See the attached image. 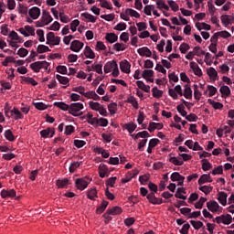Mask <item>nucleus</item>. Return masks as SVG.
<instances>
[{
  "label": "nucleus",
  "mask_w": 234,
  "mask_h": 234,
  "mask_svg": "<svg viewBox=\"0 0 234 234\" xmlns=\"http://www.w3.org/2000/svg\"><path fill=\"white\" fill-rule=\"evenodd\" d=\"M82 109H83V103L74 102L69 105V113L71 114V116H75V117L81 116V114H83V112H80V111H82ZM78 112H80V113H78Z\"/></svg>",
  "instance_id": "obj_1"
},
{
  "label": "nucleus",
  "mask_w": 234,
  "mask_h": 234,
  "mask_svg": "<svg viewBox=\"0 0 234 234\" xmlns=\"http://www.w3.org/2000/svg\"><path fill=\"white\" fill-rule=\"evenodd\" d=\"M50 63L44 61H36L29 65L30 69L34 70V72H39L40 69H44L45 70H48V67Z\"/></svg>",
  "instance_id": "obj_2"
},
{
  "label": "nucleus",
  "mask_w": 234,
  "mask_h": 234,
  "mask_svg": "<svg viewBox=\"0 0 234 234\" xmlns=\"http://www.w3.org/2000/svg\"><path fill=\"white\" fill-rule=\"evenodd\" d=\"M75 186L79 191H85L89 187V181H86L85 178H77L75 180Z\"/></svg>",
  "instance_id": "obj_3"
},
{
  "label": "nucleus",
  "mask_w": 234,
  "mask_h": 234,
  "mask_svg": "<svg viewBox=\"0 0 234 234\" xmlns=\"http://www.w3.org/2000/svg\"><path fill=\"white\" fill-rule=\"evenodd\" d=\"M84 46L85 44H83V42L80 40H73L70 44L69 50L72 52H80Z\"/></svg>",
  "instance_id": "obj_4"
},
{
  "label": "nucleus",
  "mask_w": 234,
  "mask_h": 234,
  "mask_svg": "<svg viewBox=\"0 0 234 234\" xmlns=\"http://www.w3.org/2000/svg\"><path fill=\"white\" fill-rule=\"evenodd\" d=\"M55 134H56V131L52 128H47L40 131L41 138H54Z\"/></svg>",
  "instance_id": "obj_5"
},
{
  "label": "nucleus",
  "mask_w": 234,
  "mask_h": 234,
  "mask_svg": "<svg viewBox=\"0 0 234 234\" xmlns=\"http://www.w3.org/2000/svg\"><path fill=\"white\" fill-rule=\"evenodd\" d=\"M120 69L124 74H131V63L127 59L120 62Z\"/></svg>",
  "instance_id": "obj_6"
},
{
  "label": "nucleus",
  "mask_w": 234,
  "mask_h": 234,
  "mask_svg": "<svg viewBox=\"0 0 234 234\" xmlns=\"http://www.w3.org/2000/svg\"><path fill=\"white\" fill-rule=\"evenodd\" d=\"M41 21L45 25H50V23H52V21H54V18H52V16H50V13L48 11L43 10Z\"/></svg>",
  "instance_id": "obj_7"
},
{
  "label": "nucleus",
  "mask_w": 234,
  "mask_h": 234,
  "mask_svg": "<svg viewBox=\"0 0 234 234\" xmlns=\"http://www.w3.org/2000/svg\"><path fill=\"white\" fill-rule=\"evenodd\" d=\"M28 14L32 19H38L41 16V9L37 6H34L29 9Z\"/></svg>",
  "instance_id": "obj_8"
},
{
  "label": "nucleus",
  "mask_w": 234,
  "mask_h": 234,
  "mask_svg": "<svg viewBox=\"0 0 234 234\" xmlns=\"http://www.w3.org/2000/svg\"><path fill=\"white\" fill-rule=\"evenodd\" d=\"M16 192L15 189H3L1 191V197L2 198H14L16 197Z\"/></svg>",
  "instance_id": "obj_9"
},
{
  "label": "nucleus",
  "mask_w": 234,
  "mask_h": 234,
  "mask_svg": "<svg viewBox=\"0 0 234 234\" xmlns=\"http://www.w3.org/2000/svg\"><path fill=\"white\" fill-rule=\"evenodd\" d=\"M207 207L212 213H217V211H218V207H220V205H218L217 201H209L207 203Z\"/></svg>",
  "instance_id": "obj_10"
},
{
  "label": "nucleus",
  "mask_w": 234,
  "mask_h": 234,
  "mask_svg": "<svg viewBox=\"0 0 234 234\" xmlns=\"http://www.w3.org/2000/svg\"><path fill=\"white\" fill-rule=\"evenodd\" d=\"M137 53L139 56H145L146 58H151V56H153V52L147 47L138 48Z\"/></svg>",
  "instance_id": "obj_11"
},
{
  "label": "nucleus",
  "mask_w": 234,
  "mask_h": 234,
  "mask_svg": "<svg viewBox=\"0 0 234 234\" xmlns=\"http://www.w3.org/2000/svg\"><path fill=\"white\" fill-rule=\"evenodd\" d=\"M86 196L90 200H96V198H98V190H96V188L88 189Z\"/></svg>",
  "instance_id": "obj_12"
},
{
  "label": "nucleus",
  "mask_w": 234,
  "mask_h": 234,
  "mask_svg": "<svg viewBox=\"0 0 234 234\" xmlns=\"http://www.w3.org/2000/svg\"><path fill=\"white\" fill-rule=\"evenodd\" d=\"M109 175V168H107L106 165H100L99 166V176L101 178H105Z\"/></svg>",
  "instance_id": "obj_13"
},
{
  "label": "nucleus",
  "mask_w": 234,
  "mask_h": 234,
  "mask_svg": "<svg viewBox=\"0 0 234 234\" xmlns=\"http://www.w3.org/2000/svg\"><path fill=\"white\" fill-rule=\"evenodd\" d=\"M197 182L199 186H202L207 182H209V183L213 182V179H211V176L209 174H204L199 177Z\"/></svg>",
  "instance_id": "obj_14"
},
{
  "label": "nucleus",
  "mask_w": 234,
  "mask_h": 234,
  "mask_svg": "<svg viewBox=\"0 0 234 234\" xmlns=\"http://www.w3.org/2000/svg\"><path fill=\"white\" fill-rule=\"evenodd\" d=\"M218 200L221 206H226L228 204V194L226 192H219Z\"/></svg>",
  "instance_id": "obj_15"
},
{
  "label": "nucleus",
  "mask_w": 234,
  "mask_h": 234,
  "mask_svg": "<svg viewBox=\"0 0 234 234\" xmlns=\"http://www.w3.org/2000/svg\"><path fill=\"white\" fill-rule=\"evenodd\" d=\"M84 56L89 59H94L96 58V55L94 54V51L90 48V47L86 46L84 49Z\"/></svg>",
  "instance_id": "obj_16"
},
{
  "label": "nucleus",
  "mask_w": 234,
  "mask_h": 234,
  "mask_svg": "<svg viewBox=\"0 0 234 234\" xmlns=\"http://www.w3.org/2000/svg\"><path fill=\"white\" fill-rule=\"evenodd\" d=\"M85 98H88L89 100H94L95 101H100L101 99L99 95L96 94V91L94 90L86 92Z\"/></svg>",
  "instance_id": "obj_17"
},
{
  "label": "nucleus",
  "mask_w": 234,
  "mask_h": 234,
  "mask_svg": "<svg viewBox=\"0 0 234 234\" xmlns=\"http://www.w3.org/2000/svg\"><path fill=\"white\" fill-rule=\"evenodd\" d=\"M183 96L186 100H191V98H193V90H191V87H189V85H187V84L185 85Z\"/></svg>",
  "instance_id": "obj_18"
},
{
  "label": "nucleus",
  "mask_w": 234,
  "mask_h": 234,
  "mask_svg": "<svg viewBox=\"0 0 234 234\" xmlns=\"http://www.w3.org/2000/svg\"><path fill=\"white\" fill-rule=\"evenodd\" d=\"M118 63L115 62V60H112V61H109L107 62L105 65H104V72L105 74H109V72H111L113 68L115 67L114 65H117Z\"/></svg>",
  "instance_id": "obj_19"
},
{
  "label": "nucleus",
  "mask_w": 234,
  "mask_h": 234,
  "mask_svg": "<svg viewBox=\"0 0 234 234\" xmlns=\"http://www.w3.org/2000/svg\"><path fill=\"white\" fill-rule=\"evenodd\" d=\"M219 92L221 93L222 98H228V96L231 94V90L228 86L223 85L220 87Z\"/></svg>",
  "instance_id": "obj_20"
},
{
  "label": "nucleus",
  "mask_w": 234,
  "mask_h": 234,
  "mask_svg": "<svg viewBox=\"0 0 234 234\" xmlns=\"http://www.w3.org/2000/svg\"><path fill=\"white\" fill-rule=\"evenodd\" d=\"M11 116H14V120H23V113L16 107L13 108Z\"/></svg>",
  "instance_id": "obj_21"
},
{
  "label": "nucleus",
  "mask_w": 234,
  "mask_h": 234,
  "mask_svg": "<svg viewBox=\"0 0 234 234\" xmlns=\"http://www.w3.org/2000/svg\"><path fill=\"white\" fill-rule=\"evenodd\" d=\"M105 39L106 41H108V43H116V41H118V37L116 34L114 33H107L105 36Z\"/></svg>",
  "instance_id": "obj_22"
},
{
  "label": "nucleus",
  "mask_w": 234,
  "mask_h": 234,
  "mask_svg": "<svg viewBox=\"0 0 234 234\" xmlns=\"http://www.w3.org/2000/svg\"><path fill=\"white\" fill-rule=\"evenodd\" d=\"M136 85L139 89H141L142 90H144V92H151V86L149 85H145V83H144V81L142 80H137L136 81Z\"/></svg>",
  "instance_id": "obj_23"
},
{
  "label": "nucleus",
  "mask_w": 234,
  "mask_h": 234,
  "mask_svg": "<svg viewBox=\"0 0 234 234\" xmlns=\"http://www.w3.org/2000/svg\"><path fill=\"white\" fill-rule=\"evenodd\" d=\"M57 186L58 187V189H63L65 187H67V186H69V178H64V179H58L56 182Z\"/></svg>",
  "instance_id": "obj_24"
},
{
  "label": "nucleus",
  "mask_w": 234,
  "mask_h": 234,
  "mask_svg": "<svg viewBox=\"0 0 234 234\" xmlns=\"http://www.w3.org/2000/svg\"><path fill=\"white\" fill-rule=\"evenodd\" d=\"M108 206H109V201L102 200L101 206H99L97 207L96 213H98V215H101V213H103V211H105V209H107Z\"/></svg>",
  "instance_id": "obj_25"
},
{
  "label": "nucleus",
  "mask_w": 234,
  "mask_h": 234,
  "mask_svg": "<svg viewBox=\"0 0 234 234\" xmlns=\"http://www.w3.org/2000/svg\"><path fill=\"white\" fill-rule=\"evenodd\" d=\"M207 103H209V105H212L213 109H216V110L224 109V104H222L221 102H217V101H213L212 99H208Z\"/></svg>",
  "instance_id": "obj_26"
},
{
  "label": "nucleus",
  "mask_w": 234,
  "mask_h": 234,
  "mask_svg": "<svg viewBox=\"0 0 234 234\" xmlns=\"http://www.w3.org/2000/svg\"><path fill=\"white\" fill-rule=\"evenodd\" d=\"M53 105H54V107H58L61 111H69V112L70 105H69L63 101L54 102Z\"/></svg>",
  "instance_id": "obj_27"
},
{
  "label": "nucleus",
  "mask_w": 234,
  "mask_h": 234,
  "mask_svg": "<svg viewBox=\"0 0 234 234\" xmlns=\"http://www.w3.org/2000/svg\"><path fill=\"white\" fill-rule=\"evenodd\" d=\"M207 74L212 80H217V78H218V72H217V69H215V68H213V67L207 69Z\"/></svg>",
  "instance_id": "obj_28"
},
{
  "label": "nucleus",
  "mask_w": 234,
  "mask_h": 234,
  "mask_svg": "<svg viewBox=\"0 0 234 234\" xmlns=\"http://www.w3.org/2000/svg\"><path fill=\"white\" fill-rule=\"evenodd\" d=\"M196 28H197V30H211V26L209 24L207 23H196Z\"/></svg>",
  "instance_id": "obj_29"
},
{
  "label": "nucleus",
  "mask_w": 234,
  "mask_h": 234,
  "mask_svg": "<svg viewBox=\"0 0 234 234\" xmlns=\"http://www.w3.org/2000/svg\"><path fill=\"white\" fill-rule=\"evenodd\" d=\"M122 209L120 207H113L107 209L108 215H121Z\"/></svg>",
  "instance_id": "obj_30"
},
{
  "label": "nucleus",
  "mask_w": 234,
  "mask_h": 234,
  "mask_svg": "<svg viewBox=\"0 0 234 234\" xmlns=\"http://www.w3.org/2000/svg\"><path fill=\"white\" fill-rule=\"evenodd\" d=\"M125 14H126V16H131V17H135L136 19H139V17H140V13H138L134 9L127 8L125 10Z\"/></svg>",
  "instance_id": "obj_31"
},
{
  "label": "nucleus",
  "mask_w": 234,
  "mask_h": 234,
  "mask_svg": "<svg viewBox=\"0 0 234 234\" xmlns=\"http://www.w3.org/2000/svg\"><path fill=\"white\" fill-rule=\"evenodd\" d=\"M221 217H222V224H225V226H229V224H231V222L233 221V218L229 214L221 215Z\"/></svg>",
  "instance_id": "obj_32"
},
{
  "label": "nucleus",
  "mask_w": 234,
  "mask_h": 234,
  "mask_svg": "<svg viewBox=\"0 0 234 234\" xmlns=\"http://www.w3.org/2000/svg\"><path fill=\"white\" fill-rule=\"evenodd\" d=\"M194 98L197 100V101H200V98H202V92L198 90V85L194 84Z\"/></svg>",
  "instance_id": "obj_33"
},
{
  "label": "nucleus",
  "mask_w": 234,
  "mask_h": 234,
  "mask_svg": "<svg viewBox=\"0 0 234 234\" xmlns=\"http://www.w3.org/2000/svg\"><path fill=\"white\" fill-rule=\"evenodd\" d=\"M201 162L203 171H209V169L213 168V165L207 159H203Z\"/></svg>",
  "instance_id": "obj_34"
},
{
  "label": "nucleus",
  "mask_w": 234,
  "mask_h": 234,
  "mask_svg": "<svg viewBox=\"0 0 234 234\" xmlns=\"http://www.w3.org/2000/svg\"><path fill=\"white\" fill-rule=\"evenodd\" d=\"M51 49L48 46L45 45H38L37 48V52L38 54H45V52H50Z\"/></svg>",
  "instance_id": "obj_35"
},
{
  "label": "nucleus",
  "mask_w": 234,
  "mask_h": 234,
  "mask_svg": "<svg viewBox=\"0 0 234 234\" xmlns=\"http://www.w3.org/2000/svg\"><path fill=\"white\" fill-rule=\"evenodd\" d=\"M81 17H85V19H88L90 23H96V20L98 19L96 16L90 15V13H82Z\"/></svg>",
  "instance_id": "obj_36"
},
{
  "label": "nucleus",
  "mask_w": 234,
  "mask_h": 234,
  "mask_svg": "<svg viewBox=\"0 0 234 234\" xmlns=\"http://www.w3.org/2000/svg\"><path fill=\"white\" fill-rule=\"evenodd\" d=\"M108 111L110 114H116V111H118V104L116 102H112L108 105Z\"/></svg>",
  "instance_id": "obj_37"
},
{
  "label": "nucleus",
  "mask_w": 234,
  "mask_h": 234,
  "mask_svg": "<svg viewBox=\"0 0 234 234\" xmlns=\"http://www.w3.org/2000/svg\"><path fill=\"white\" fill-rule=\"evenodd\" d=\"M124 129H127L128 133H130V134H133V133L136 131V124L133 122H128L124 124Z\"/></svg>",
  "instance_id": "obj_38"
},
{
  "label": "nucleus",
  "mask_w": 234,
  "mask_h": 234,
  "mask_svg": "<svg viewBox=\"0 0 234 234\" xmlns=\"http://www.w3.org/2000/svg\"><path fill=\"white\" fill-rule=\"evenodd\" d=\"M21 80L25 83H27L29 85H33V87H36V85H37V81H36L35 80H33L30 77H21Z\"/></svg>",
  "instance_id": "obj_39"
},
{
  "label": "nucleus",
  "mask_w": 234,
  "mask_h": 234,
  "mask_svg": "<svg viewBox=\"0 0 234 234\" xmlns=\"http://www.w3.org/2000/svg\"><path fill=\"white\" fill-rule=\"evenodd\" d=\"M154 98H162L164 96V91L162 90H158L157 87H154L152 89Z\"/></svg>",
  "instance_id": "obj_40"
},
{
  "label": "nucleus",
  "mask_w": 234,
  "mask_h": 234,
  "mask_svg": "<svg viewBox=\"0 0 234 234\" xmlns=\"http://www.w3.org/2000/svg\"><path fill=\"white\" fill-rule=\"evenodd\" d=\"M153 76H154V71L152 69H144L142 74V78H144V80L153 78Z\"/></svg>",
  "instance_id": "obj_41"
},
{
  "label": "nucleus",
  "mask_w": 234,
  "mask_h": 234,
  "mask_svg": "<svg viewBox=\"0 0 234 234\" xmlns=\"http://www.w3.org/2000/svg\"><path fill=\"white\" fill-rule=\"evenodd\" d=\"M113 48L116 52H122L127 48V46L123 43H116L113 45Z\"/></svg>",
  "instance_id": "obj_42"
},
{
  "label": "nucleus",
  "mask_w": 234,
  "mask_h": 234,
  "mask_svg": "<svg viewBox=\"0 0 234 234\" xmlns=\"http://www.w3.org/2000/svg\"><path fill=\"white\" fill-rule=\"evenodd\" d=\"M221 23L223 26L228 27L229 25H231V22L229 20V15H223L220 16Z\"/></svg>",
  "instance_id": "obj_43"
},
{
  "label": "nucleus",
  "mask_w": 234,
  "mask_h": 234,
  "mask_svg": "<svg viewBox=\"0 0 234 234\" xmlns=\"http://www.w3.org/2000/svg\"><path fill=\"white\" fill-rule=\"evenodd\" d=\"M206 202H207V198L206 197H200L198 202H197L195 204V207L196 209H202L204 204H206Z\"/></svg>",
  "instance_id": "obj_44"
},
{
  "label": "nucleus",
  "mask_w": 234,
  "mask_h": 234,
  "mask_svg": "<svg viewBox=\"0 0 234 234\" xmlns=\"http://www.w3.org/2000/svg\"><path fill=\"white\" fill-rule=\"evenodd\" d=\"M199 191H202V193L206 195H209L211 191H213V186H202L198 187Z\"/></svg>",
  "instance_id": "obj_45"
},
{
  "label": "nucleus",
  "mask_w": 234,
  "mask_h": 234,
  "mask_svg": "<svg viewBox=\"0 0 234 234\" xmlns=\"http://www.w3.org/2000/svg\"><path fill=\"white\" fill-rule=\"evenodd\" d=\"M127 103H131L133 105V109H138V101H136V98L134 96H131L126 100Z\"/></svg>",
  "instance_id": "obj_46"
},
{
  "label": "nucleus",
  "mask_w": 234,
  "mask_h": 234,
  "mask_svg": "<svg viewBox=\"0 0 234 234\" xmlns=\"http://www.w3.org/2000/svg\"><path fill=\"white\" fill-rule=\"evenodd\" d=\"M56 35L54 32H48L47 34V42L46 45H49V47H52V40L55 39Z\"/></svg>",
  "instance_id": "obj_47"
},
{
  "label": "nucleus",
  "mask_w": 234,
  "mask_h": 234,
  "mask_svg": "<svg viewBox=\"0 0 234 234\" xmlns=\"http://www.w3.org/2000/svg\"><path fill=\"white\" fill-rule=\"evenodd\" d=\"M91 69L97 72V74H103V65L101 64H92Z\"/></svg>",
  "instance_id": "obj_48"
},
{
  "label": "nucleus",
  "mask_w": 234,
  "mask_h": 234,
  "mask_svg": "<svg viewBox=\"0 0 234 234\" xmlns=\"http://www.w3.org/2000/svg\"><path fill=\"white\" fill-rule=\"evenodd\" d=\"M177 112L181 116L185 117L187 116V112H186V106L184 104H179L176 106Z\"/></svg>",
  "instance_id": "obj_49"
},
{
  "label": "nucleus",
  "mask_w": 234,
  "mask_h": 234,
  "mask_svg": "<svg viewBox=\"0 0 234 234\" xmlns=\"http://www.w3.org/2000/svg\"><path fill=\"white\" fill-rule=\"evenodd\" d=\"M169 162L171 164H174V165H184V161L182 158H176V157H170Z\"/></svg>",
  "instance_id": "obj_50"
},
{
  "label": "nucleus",
  "mask_w": 234,
  "mask_h": 234,
  "mask_svg": "<svg viewBox=\"0 0 234 234\" xmlns=\"http://www.w3.org/2000/svg\"><path fill=\"white\" fill-rule=\"evenodd\" d=\"M113 30H118L119 32H122L123 30H127V24L121 22L117 24L114 27Z\"/></svg>",
  "instance_id": "obj_51"
},
{
  "label": "nucleus",
  "mask_w": 234,
  "mask_h": 234,
  "mask_svg": "<svg viewBox=\"0 0 234 234\" xmlns=\"http://www.w3.org/2000/svg\"><path fill=\"white\" fill-rule=\"evenodd\" d=\"M191 226H193L194 229H200V228L204 227V223L202 221L190 220Z\"/></svg>",
  "instance_id": "obj_52"
},
{
  "label": "nucleus",
  "mask_w": 234,
  "mask_h": 234,
  "mask_svg": "<svg viewBox=\"0 0 234 234\" xmlns=\"http://www.w3.org/2000/svg\"><path fill=\"white\" fill-rule=\"evenodd\" d=\"M81 164H83V162H72L69 165V173H74Z\"/></svg>",
  "instance_id": "obj_53"
},
{
  "label": "nucleus",
  "mask_w": 234,
  "mask_h": 234,
  "mask_svg": "<svg viewBox=\"0 0 234 234\" xmlns=\"http://www.w3.org/2000/svg\"><path fill=\"white\" fill-rule=\"evenodd\" d=\"M5 138H6V140L9 142H14L16 140V137L14 136V133H12L11 130H6L5 132Z\"/></svg>",
  "instance_id": "obj_54"
},
{
  "label": "nucleus",
  "mask_w": 234,
  "mask_h": 234,
  "mask_svg": "<svg viewBox=\"0 0 234 234\" xmlns=\"http://www.w3.org/2000/svg\"><path fill=\"white\" fill-rule=\"evenodd\" d=\"M193 52H194V56L200 57V56L206 55V51L202 50V48L198 46L194 48Z\"/></svg>",
  "instance_id": "obj_55"
},
{
  "label": "nucleus",
  "mask_w": 234,
  "mask_h": 234,
  "mask_svg": "<svg viewBox=\"0 0 234 234\" xmlns=\"http://www.w3.org/2000/svg\"><path fill=\"white\" fill-rule=\"evenodd\" d=\"M56 78L61 85H67V83H69V78L67 77H63L61 75H56Z\"/></svg>",
  "instance_id": "obj_56"
},
{
  "label": "nucleus",
  "mask_w": 234,
  "mask_h": 234,
  "mask_svg": "<svg viewBox=\"0 0 234 234\" xmlns=\"http://www.w3.org/2000/svg\"><path fill=\"white\" fill-rule=\"evenodd\" d=\"M207 90L209 91L208 93L209 98H212V96H215L218 92L217 88L212 85H207Z\"/></svg>",
  "instance_id": "obj_57"
},
{
  "label": "nucleus",
  "mask_w": 234,
  "mask_h": 234,
  "mask_svg": "<svg viewBox=\"0 0 234 234\" xmlns=\"http://www.w3.org/2000/svg\"><path fill=\"white\" fill-rule=\"evenodd\" d=\"M72 90L73 92H79V94H81L82 96H85V94H87V92H85V87L83 86L72 88Z\"/></svg>",
  "instance_id": "obj_58"
},
{
  "label": "nucleus",
  "mask_w": 234,
  "mask_h": 234,
  "mask_svg": "<svg viewBox=\"0 0 234 234\" xmlns=\"http://www.w3.org/2000/svg\"><path fill=\"white\" fill-rule=\"evenodd\" d=\"M168 5L170 8L173 10V12H178V4L175 2L174 0H168Z\"/></svg>",
  "instance_id": "obj_59"
},
{
  "label": "nucleus",
  "mask_w": 234,
  "mask_h": 234,
  "mask_svg": "<svg viewBox=\"0 0 234 234\" xmlns=\"http://www.w3.org/2000/svg\"><path fill=\"white\" fill-rule=\"evenodd\" d=\"M17 55L20 58H27V56H28V50L25 48H20L17 51Z\"/></svg>",
  "instance_id": "obj_60"
},
{
  "label": "nucleus",
  "mask_w": 234,
  "mask_h": 234,
  "mask_svg": "<svg viewBox=\"0 0 234 234\" xmlns=\"http://www.w3.org/2000/svg\"><path fill=\"white\" fill-rule=\"evenodd\" d=\"M75 128L73 125H67L65 127V132L64 134H66L67 136H69V134H72V133H74Z\"/></svg>",
  "instance_id": "obj_61"
},
{
  "label": "nucleus",
  "mask_w": 234,
  "mask_h": 234,
  "mask_svg": "<svg viewBox=\"0 0 234 234\" xmlns=\"http://www.w3.org/2000/svg\"><path fill=\"white\" fill-rule=\"evenodd\" d=\"M89 105L92 111H99V109L101 107L100 102H94V101H90Z\"/></svg>",
  "instance_id": "obj_62"
},
{
  "label": "nucleus",
  "mask_w": 234,
  "mask_h": 234,
  "mask_svg": "<svg viewBox=\"0 0 234 234\" xmlns=\"http://www.w3.org/2000/svg\"><path fill=\"white\" fill-rule=\"evenodd\" d=\"M189 46L187 43H182L179 47V50L181 52V54H186V52H187V50H189Z\"/></svg>",
  "instance_id": "obj_63"
},
{
  "label": "nucleus",
  "mask_w": 234,
  "mask_h": 234,
  "mask_svg": "<svg viewBox=\"0 0 234 234\" xmlns=\"http://www.w3.org/2000/svg\"><path fill=\"white\" fill-rule=\"evenodd\" d=\"M189 228H191L189 223H186V224L183 225L182 229L179 230V233L188 234L189 233Z\"/></svg>",
  "instance_id": "obj_64"
}]
</instances>
